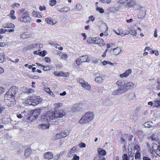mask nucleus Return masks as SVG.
<instances>
[{"mask_svg": "<svg viewBox=\"0 0 160 160\" xmlns=\"http://www.w3.org/2000/svg\"><path fill=\"white\" fill-rule=\"evenodd\" d=\"M67 57V55L65 53H62L61 56V58L63 60H66Z\"/></svg>", "mask_w": 160, "mask_h": 160, "instance_id": "obj_39", "label": "nucleus"}, {"mask_svg": "<svg viewBox=\"0 0 160 160\" xmlns=\"http://www.w3.org/2000/svg\"><path fill=\"white\" fill-rule=\"evenodd\" d=\"M18 89L15 86L11 87L5 95L4 100L7 106L11 107L15 102V97L18 93Z\"/></svg>", "mask_w": 160, "mask_h": 160, "instance_id": "obj_2", "label": "nucleus"}, {"mask_svg": "<svg viewBox=\"0 0 160 160\" xmlns=\"http://www.w3.org/2000/svg\"><path fill=\"white\" fill-rule=\"evenodd\" d=\"M66 94V92L64 91L62 93H61L60 94V96H65Z\"/></svg>", "mask_w": 160, "mask_h": 160, "instance_id": "obj_64", "label": "nucleus"}, {"mask_svg": "<svg viewBox=\"0 0 160 160\" xmlns=\"http://www.w3.org/2000/svg\"><path fill=\"white\" fill-rule=\"evenodd\" d=\"M31 18L28 16V13L26 12L20 11L18 13V20L24 22H28L30 20Z\"/></svg>", "mask_w": 160, "mask_h": 160, "instance_id": "obj_4", "label": "nucleus"}, {"mask_svg": "<svg viewBox=\"0 0 160 160\" xmlns=\"http://www.w3.org/2000/svg\"><path fill=\"white\" fill-rule=\"evenodd\" d=\"M45 21L48 23L52 25H53L54 24L51 18H47L45 19Z\"/></svg>", "mask_w": 160, "mask_h": 160, "instance_id": "obj_29", "label": "nucleus"}, {"mask_svg": "<svg viewBox=\"0 0 160 160\" xmlns=\"http://www.w3.org/2000/svg\"><path fill=\"white\" fill-rule=\"evenodd\" d=\"M144 125L146 127L150 128L154 126L152 122H148L145 123Z\"/></svg>", "mask_w": 160, "mask_h": 160, "instance_id": "obj_17", "label": "nucleus"}, {"mask_svg": "<svg viewBox=\"0 0 160 160\" xmlns=\"http://www.w3.org/2000/svg\"><path fill=\"white\" fill-rule=\"evenodd\" d=\"M44 158L47 159L49 160L52 158L53 157V154L51 152H48L44 155Z\"/></svg>", "mask_w": 160, "mask_h": 160, "instance_id": "obj_13", "label": "nucleus"}, {"mask_svg": "<svg viewBox=\"0 0 160 160\" xmlns=\"http://www.w3.org/2000/svg\"><path fill=\"white\" fill-rule=\"evenodd\" d=\"M122 160H128V157L127 154H124L122 156Z\"/></svg>", "mask_w": 160, "mask_h": 160, "instance_id": "obj_40", "label": "nucleus"}, {"mask_svg": "<svg viewBox=\"0 0 160 160\" xmlns=\"http://www.w3.org/2000/svg\"><path fill=\"white\" fill-rule=\"evenodd\" d=\"M136 4V2L133 0H130L127 4V6L129 7H132Z\"/></svg>", "mask_w": 160, "mask_h": 160, "instance_id": "obj_21", "label": "nucleus"}, {"mask_svg": "<svg viewBox=\"0 0 160 160\" xmlns=\"http://www.w3.org/2000/svg\"><path fill=\"white\" fill-rule=\"evenodd\" d=\"M88 19L91 20L92 21H93L95 20V18L92 15H91L88 18Z\"/></svg>", "mask_w": 160, "mask_h": 160, "instance_id": "obj_53", "label": "nucleus"}, {"mask_svg": "<svg viewBox=\"0 0 160 160\" xmlns=\"http://www.w3.org/2000/svg\"><path fill=\"white\" fill-rule=\"evenodd\" d=\"M134 148L135 149H136L137 150V151H138L140 149L139 146L138 145L135 146Z\"/></svg>", "mask_w": 160, "mask_h": 160, "instance_id": "obj_60", "label": "nucleus"}, {"mask_svg": "<svg viewBox=\"0 0 160 160\" xmlns=\"http://www.w3.org/2000/svg\"><path fill=\"white\" fill-rule=\"evenodd\" d=\"M121 51V48L119 47H117L110 51L111 53L113 52V54L115 55L118 54Z\"/></svg>", "mask_w": 160, "mask_h": 160, "instance_id": "obj_10", "label": "nucleus"}, {"mask_svg": "<svg viewBox=\"0 0 160 160\" xmlns=\"http://www.w3.org/2000/svg\"><path fill=\"white\" fill-rule=\"evenodd\" d=\"M132 72V70L131 69H128L126 70L125 72H124L122 74H121L120 77L121 78H123L124 77H128L130 74Z\"/></svg>", "mask_w": 160, "mask_h": 160, "instance_id": "obj_12", "label": "nucleus"}, {"mask_svg": "<svg viewBox=\"0 0 160 160\" xmlns=\"http://www.w3.org/2000/svg\"><path fill=\"white\" fill-rule=\"evenodd\" d=\"M62 133V138H65L68 136L69 134V131L68 130H65L61 132Z\"/></svg>", "mask_w": 160, "mask_h": 160, "instance_id": "obj_15", "label": "nucleus"}, {"mask_svg": "<svg viewBox=\"0 0 160 160\" xmlns=\"http://www.w3.org/2000/svg\"><path fill=\"white\" fill-rule=\"evenodd\" d=\"M38 44H33L31 45L28 46L27 47L24 48L23 49L24 50L27 51L33 48H35L37 47Z\"/></svg>", "mask_w": 160, "mask_h": 160, "instance_id": "obj_19", "label": "nucleus"}, {"mask_svg": "<svg viewBox=\"0 0 160 160\" xmlns=\"http://www.w3.org/2000/svg\"><path fill=\"white\" fill-rule=\"evenodd\" d=\"M4 89L2 87H0V94L4 92Z\"/></svg>", "mask_w": 160, "mask_h": 160, "instance_id": "obj_58", "label": "nucleus"}, {"mask_svg": "<svg viewBox=\"0 0 160 160\" xmlns=\"http://www.w3.org/2000/svg\"><path fill=\"white\" fill-rule=\"evenodd\" d=\"M32 103V104L33 105H37L39 103V102H41L42 101V99L40 98L39 96H33L31 97Z\"/></svg>", "mask_w": 160, "mask_h": 160, "instance_id": "obj_9", "label": "nucleus"}, {"mask_svg": "<svg viewBox=\"0 0 160 160\" xmlns=\"http://www.w3.org/2000/svg\"><path fill=\"white\" fill-rule=\"evenodd\" d=\"M45 91L49 94L51 91L50 89L48 88H45Z\"/></svg>", "mask_w": 160, "mask_h": 160, "instance_id": "obj_57", "label": "nucleus"}, {"mask_svg": "<svg viewBox=\"0 0 160 160\" xmlns=\"http://www.w3.org/2000/svg\"><path fill=\"white\" fill-rule=\"evenodd\" d=\"M153 107H158L160 106V101L159 100H156L153 103Z\"/></svg>", "mask_w": 160, "mask_h": 160, "instance_id": "obj_27", "label": "nucleus"}, {"mask_svg": "<svg viewBox=\"0 0 160 160\" xmlns=\"http://www.w3.org/2000/svg\"><path fill=\"white\" fill-rule=\"evenodd\" d=\"M60 154H57L56 155H55L54 157V159L55 160H57L60 157Z\"/></svg>", "mask_w": 160, "mask_h": 160, "instance_id": "obj_52", "label": "nucleus"}, {"mask_svg": "<svg viewBox=\"0 0 160 160\" xmlns=\"http://www.w3.org/2000/svg\"><path fill=\"white\" fill-rule=\"evenodd\" d=\"M62 103H58L56 104V106H55V108L60 107L62 106Z\"/></svg>", "mask_w": 160, "mask_h": 160, "instance_id": "obj_56", "label": "nucleus"}, {"mask_svg": "<svg viewBox=\"0 0 160 160\" xmlns=\"http://www.w3.org/2000/svg\"><path fill=\"white\" fill-rule=\"evenodd\" d=\"M121 142L123 144H124V145L125 146L126 144V142H125V138L122 137L121 138Z\"/></svg>", "mask_w": 160, "mask_h": 160, "instance_id": "obj_42", "label": "nucleus"}, {"mask_svg": "<svg viewBox=\"0 0 160 160\" xmlns=\"http://www.w3.org/2000/svg\"><path fill=\"white\" fill-rule=\"evenodd\" d=\"M94 116L92 112H88L82 116L79 122L81 124L88 123L93 119Z\"/></svg>", "mask_w": 160, "mask_h": 160, "instance_id": "obj_3", "label": "nucleus"}, {"mask_svg": "<svg viewBox=\"0 0 160 160\" xmlns=\"http://www.w3.org/2000/svg\"><path fill=\"white\" fill-rule=\"evenodd\" d=\"M67 73L62 72H61L59 73V76H67Z\"/></svg>", "mask_w": 160, "mask_h": 160, "instance_id": "obj_44", "label": "nucleus"}, {"mask_svg": "<svg viewBox=\"0 0 160 160\" xmlns=\"http://www.w3.org/2000/svg\"><path fill=\"white\" fill-rule=\"evenodd\" d=\"M77 148L78 147L77 146L73 147L70 149V152L71 153H74Z\"/></svg>", "mask_w": 160, "mask_h": 160, "instance_id": "obj_37", "label": "nucleus"}, {"mask_svg": "<svg viewBox=\"0 0 160 160\" xmlns=\"http://www.w3.org/2000/svg\"><path fill=\"white\" fill-rule=\"evenodd\" d=\"M14 25L12 23H9L7 24V28H13L14 27Z\"/></svg>", "mask_w": 160, "mask_h": 160, "instance_id": "obj_43", "label": "nucleus"}, {"mask_svg": "<svg viewBox=\"0 0 160 160\" xmlns=\"http://www.w3.org/2000/svg\"><path fill=\"white\" fill-rule=\"evenodd\" d=\"M96 44H98L100 46H103L105 44L103 40L101 38H97Z\"/></svg>", "mask_w": 160, "mask_h": 160, "instance_id": "obj_14", "label": "nucleus"}, {"mask_svg": "<svg viewBox=\"0 0 160 160\" xmlns=\"http://www.w3.org/2000/svg\"><path fill=\"white\" fill-rule=\"evenodd\" d=\"M132 149H131V150L129 151L128 152V155H129V157H131V156H133L134 155V153H132Z\"/></svg>", "mask_w": 160, "mask_h": 160, "instance_id": "obj_48", "label": "nucleus"}, {"mask_svg": "<svg viewBox=\"0 0 160 160\" xmlns=\"http://www.w3.org/2000/svg\"><path fill=\"white\" fill-rule=\"evenodd\" d=\"M78 82H79L82 85V86L85 89L90 90H91L90 86L88 84L87 82L84 81L82 78H78L77 79Z\"/></svg>", "mask_w": 160, "mask_h": 160, "instance_id": "obj_8", "label": "nucleus"}, {"mask_svg": "<svg viewBox=\"0 0 160 160\" xmlns=\"http://www.w3.org/2000/svg\"><path fill=\"white\" fill-rule=\"evenodd\" d=\"M46 51L43 50V51L38 52V53H37V55H39L42 57H44L46 55Z\"/></svg>", "mask_w": 160, "mask_h": 160, "instance_id": "obj_26", "label": "nucleus"}, {"mask_svg": "<svg viewBox=\"0 0 160 160\" xmlns=\"http://www.w3.org/2000/svg\"><path fill=\"white\" fill-rule=\"evenodd\" d=\"M41 109L37 108L31 111V115L29 118V120L32 121L36 119L38 116L40 114Z\"/></svg>", "mask_w": 160, "mask_h": 160, "instance_id": "obj_5", "label": "nucleus"}, {"mask_svg": "<svg viewBox=\"0 0 160 160\" xmlns=\"http://www.w3.org/2000/svg\"><path fill=\"white\" fill-rule=\"evenodd\" d=\"M103 79L101 76L97 77L95 79V81L97 82L101 83L102 82Z\"/></svg>", "mask_w": 160, "mask_h": 160, "instance_id": "obj_24", "label": "nucleus"}, {"mask_svg": "<svg viewBox=\"0 0 160 160\" xmlns=\"http://www.w3.org/2000/svg\"><path fill=\"white\" fill-rule=\"evenodd\" d=\"M17 117L19 118H22V115L20 113L17 114Z\"/></svg>", "mask_w": 160, "mask_h": 160, "instance_id": "obj_63", "label": "nucleus"}, {"mask_svg": "<svg viewBox=\"0 0 160 160\" xmlns=\"http://www.w3.org/2000/svg\"><path fill=\"white\" fill-rule=\"evenodd\" d=\"M76 62L78 65H80L81 64V63L82 62H81L80 57L77 58L76 59Z\"/></svg>", "mask_w": 160, "mask_h": 160, "instance_id": "obj_38", "label": "nucleus"}, {"mask_svg": "<svg viewBox=\"0 0 160 160\" xmlns=\"http://www.w3.org/2000/svg\"><path fill=\"white\" fill-rule=\"evenodd\" d=\"M56 3V0H51V2L50 5L51 6H54Z\"/></svg>", "mask_w": 160, "mask_h": 160, "instance_id": "obj_45", "label": "nucleus"}, {"mask_svg": "<svg viewBox=\"0 0 160 160\" xmlns=\"http://www.w3.org/2000/svg\"><path fill=\"white\" fill-rule=\"evenodd\" d=\"M156 137H157V136L156 135L152 134L150 137L152 141H157V138H156Z\"/></svg>", "mask_w": 160, "mask_h": 160, "instance_id": "obj_31", "label": "nucleus"}, {"mask_svg": "<svg viewBox=\"0 0 160 160\" xmlns=\"http://www.w3.org/2000/svg\"><path fill=\"white\" fill-rule=\"evenodd\" d=\"M20 37L21 38L24 39L27 38V35L26 32H24L20 35Z\"/></svg>", "mask_w": 160, "mask_h": 160, "instance_id": "obj_35", "label": "nucleus"}, {"mask_svg": "<svg viewBox=\"0 0 160 160\" xmlns=\"http://www.w3.org/2000/svg\"><path fill=\"white\" fill-rule=\"evenodd\" d=\"M140 157V153L138 152H137L135 154V158L136 159H139Z\"/></svg>", "mask_w": 160, "mask_h": 160, "instance_id": "obj_41", "label": "nucleus"}, {"mask_svg": "<svg viewBox=\"0 0 160 160\" xmlns=\"http://www.w3.org/2000/svg\"><path fill=\"white\" fill-rule=\"evenodd\" d=\"M79 157L77 155L74 154L73 155L72 160H79Z\"/></svg>", "mask_w": 160, "mask_h": 160, "instance_id": "obj_46", "label": "nucleus"}, {"mask_svg": "<svg viewBox=\"0 0 160 160\" xmlns=\"http://www.w3.org/2000/svg\"><path fill=\"white\" fill-rule=\"evenodd\" d=\"M15 11L14 10H12L10 11V16L11 15H14Z\"/></svg>", "mask_w": 160, "mask_h": 160, "instance_id": "obj_62", "label": "nucleus"}, {"mask_svg": "<svg viewBox=\"0 0 160 160\" xmlns=\"http://www.w3.org/2000/svg\"><path fill=\"white\" fill-rule=\"evenodd\" d=\"M76 8L78 11H80L82 8V6L79 3H77L76 5Z\"/></svg>", "mask_w": 160, "mask_h": 160, "instance_id": "obj_33", "label": "nucleus"}, {"mask_svg": "<svg viewBox=\"0 0 160 160\" xmlns=\"http://www.w3.org/2000/svg\"><path fill=\"white\" fill-rule=\"evenodd\" d=\"M128 1V0H120L118 2L121 4L123 3Z\"/></svg>", "mask_w": 160, "mask_h": 160, "instance_id": "obj_55", "label": "nucleus"}, {"mask_svg": "<svg viewBox=\"0 0 160 160\" xmlns=\"http://www.w3.org/2000/svg\"><path fill=\"white\" fill-rule=\"evenodd\" d=\"M122 85V88L124 92H126L128 90L132 88L134 86V84L131 82L124 83L120 81Z\"/></svg>", "mask_w": 160, "mask_h": 160, "instance_id": "obj_6", "label": "nucleus"}, {"mask_svg": "<svg viewBox=\"0 0 160 160\" xmlns=\"http://www.w3.org/2000/svg\"><path fill=\"white\" fill-rule=\"evenodd\" d=\"M62 133L60 132L56 134L55 136V139H58L59 138H62Z\"/></svg>", "mask_w": 160, "mask_h": 160, "instance_id": "obj_34", "label": "nucleus"}, {"mask_svg": "<svg viewBox=\"0 0 160 160\" xmlns=\"http://www.w3.org/2000/svg\"><path fill=\"white\" fill-rule=\"evenodd\" d=\"M98 154L100 155L104 156L105 155L106 153L105 150L101 148H98Z\"/></svg>", "mask_w": 160, "mask_h": 160, "instance_id": "obj_16", "label": "nucleus"}, {"mask_svg": "<svg viewBox=\"0 0 160 160\" xmlns=\"http://www.w3.org/2000/svg\"><path fill=\"white\" fill-rule=\"evenodd\" d=\"M5 32L4 31V29L3 28H2L0 29V33L1 34H3L5 33Z\"/></svg>", "mask_w": 160, "mask_h": 160, "instance_id": "obj_61", "label": "nucleus"}, {"mask_svg": "<svg viewBox=\"0 0 160 160\" xmlns=\"http://www.w3.org/2000/svg\"><path fill=\"white\" fill-rule=\"evenodd\" d=\"M128 33H130L133 36H135L136 35L137 32L135 30L131 29L130 31L128 32Z\"/></svg>", "mask_w": 160, "mask_h": 160, "instance_id": "obj_30", "label": "nucleus"}, {"mask_svg": "<svg viewBox=\"0 0 160 160\" xmlns=\"http://www.w3.org/2000/svg\"><path fill=\"white\" fill-rule=\"evenodd\" d=\"M143 160H151V159L147 157H144L143 158Z\"/></svg>", "mask_w": 160, "mask_h": 160, "instance_id": "obj_59", "label": "nucleus"}, {"mask_svg": "<svg viewBox=\"0 0 160 160\" xmlns=\"http://www.w3.org/2000/svg\"><path fill=\"white\" fill-rule=\"evenodd\" d=\"M42 69L44 71H48L52 69V67L50 65H48L46 66L43 65Z\"/></svg>", "mask_w": 160, "mask_h": 160, "instance_id": "obj_20", "label": "nucleus"}, {"mask_svg": "<svg viewBox=\"0 0 160 160\" xmlns=\"http://www.w3.org/2000/svg\"><path fill=\"white\" fill-rule=\"evenodd\" d=\"M2 120L4 121H7L8 122H10V123H12V122H11V121H12V120L10 118H4Z\"/></svg>", "mask_w": 160, "mask_h": 160, "instance_id": "obj_49", "label": "nucleus"}, {"mask_svg": "<svg viewBox=\"0 0 160 160\" xmlns=\"http://www.w3.org/2000/svg\"><path fill=\"white\" fill-rule=\"evenodd\" d=\"M32 14L34 17H37L39 18H40L42 17V15L40 14L39 12H38L34 11L32 12Z\"/></svg>", "mask_w": 160, "mask_h": 160, "instance_id": "obj_22", "label": "nucleus"}, {"mask_svg": "<svg viewBox=\"0 0 160 160\" xmlns=\"http://www.w3.org/2000/svg\"><path fill=\"white\" fill-rule=\"evenodd\" d=\"M79 146L81 148H85L86 146V144L83 142H81L79 144Z\"/></svg>", "mask_w": 160, "mask_h": 160, "instance_id": "obj_47", "label": "nucleus"}, {"mask_svg": "<svg viewBox=\"0 0 160 160\" xmlns=\"http://www.w3.org/2000/svg\"><path fill=\"white\" fill-rule=\"evenodd\" d=\"M70 8L68 7H64L59 10L61 12H66L69 11Z\"/></svg>", "mask_w": 160, "mask_h": 160, "instance_id": "obj_23", "label": "nucleus"}, {"mask_svg": "<svg viewBox=\"0 0 160 160\" xmlns=\"http://www.w3.org/2000/svg\"><path fill=\"white\" fill-rule=\"evenodd\" d=\"M96 9L97 11H98L100 13H103L104 12V10L102 8L97 7Z\"/></svg>", "mask_w": 160, "mask_h": 160, "instance_id": "obj_36", "label": "nucleus"}, {"mask_svg": "<svg viewBox=\"0 0 160 160\" xmlns=\"http://www.w3.org/2000/svg\"><path fill=\"white\" fill-rule=\"evenodd\" d=\"M152 148L153 150H154V151L156 153H157V150L155 149L156 148H157L158 149V144L155 143H153L152 144Z\"/></svg>", "mask_w": 160, "mask_h": 160, "instance_id": "obj_28", "label": "nucleus"}, {"mask_svg": "<svg viewBox=\"0 0 160 160\" xmlns=\"http://www.w3.org/2000/svg\"><path fill=\"white\" fill-rule=\"evenodd\" d=\"M4 61V54L2 53L0 54V62L2 63Z\"/></svg>", "mask_w": 160, "mask_h": 160, "instance_id": "obj_32", "label": "nucleus"}, {"mask_svg": "<svg viewBox=\"0 0 160 160\" xmlns=\"http://www.w3.org/2000/svg\"><path fill=\"white\" fill-rule=\"evenodd\" d=\"M80 57L81 58V62H88L90 60V59L88 58V56L87 55L82 56Z\"/></svg>", "mask_w": 160, "mask_h": 160, "instance_id": "obj_11", "label": "nucleus"}, {"mask_svg": "<svg viewBox=\"0 0 160 160\" xmlns=\"http://www.w3.org/2000/svg\"><path fill=\"white\" fill-rule=\"evenodd\" d=\"M66 113L62 110H55L54 112L52 111H48L46 114L42 116L41 120L44 122L45 124H41L40 126L42 129H45L49 128V120L55 119L58 118H62L64 116Z\"/></svg>", "mask_w": 160, "mask_h": 160, "instance_id": "obj_1", "label": "nucleus"}, {"mask_svg": "<svg viewBox=\"0 0 160 160\" xmlns=\"http://www.w3.org/2000/svg\"><path fill=\"white\" fill-rule=\"evenodd\" d=\"M45 61L47 62H50V59L48 57H45L44 58Z\"/></svg>", "mask_w": 160, "mask_h": 160, "instance_id": "obj_51", "label": "nucleus"}, {"mask_svg": "<svg viewBox=\"0 0 160 160\" xmlns=\"http://www.w3.org/2000/svg\"><path fill=\"white\" fill-rule=\"evenodd\" d=\"M97 38H90L89 42L90 43H95L96 44L97 43Z\"/></svg>", "mask_w": 160, "mask_h": 160, "instance_id": "obj_25", "label": "nucleus"}, {"mask_svg": "<svg viewBox=\"0 0 160 160\" xmlns=\"http://www.w3.org/2000/svg\"><path fill=\"white\" fill-rule=\"evenodd\" d=\"M32 153V150L30 148L26 149L24 155L26 157L29 156Z\"/></svg>", "mask_w": 160, "mask_h": 160, "instance_id": "obj_18", "label": "nucleus"}, {"mask_svg": "<svg viewBox=\"0 0 160 160\" xmlns=\"http://www.w3.org/2000/svg\"><path fill=\"white\" fill-rule=\"evenodd\" d=\"M20 5L19 4L16 3L12 5V7L13 8L17 7L18 8L20 6Z\"/></svg>", "mask_w": 160, "mask_h": 160, "instance_id": "obj_54", "label": "nucleus"}, {"mask_svg": "<svg viewBox=\"0 0 160 160\" xmlns=\"http://www.w3.org/2000/svg\"><path fill=\"white\" fill-rule=\"evenodd\" d=\"M121 83L120 82V81H117L116 84L118 85V88L114 90L112 93V94L113 95H118L121 94L122 93H124L123 92V90L122 89V85L121 84Z\"/></svg>", "mask_w": 160, "mask_h": 160, "instance_id": "obj_7", "label": "nucleus"}, {"mask_svg": "<svg viewBox=\"0 0 160 160\" xmlns=\"http://www.w3.org/2000/svg\"><path fill=\"white\" fill-rule=\"evenodd\" d=\"M39 10L41 11L43 10H45L46 9V8L45 6H43L42 7L41 6H40L39 7Z\"/></svg>", "mask_w": 160, "mask_h": 160, "instance_id": "obj_50", "label": "nucleus"}]
</instances>
